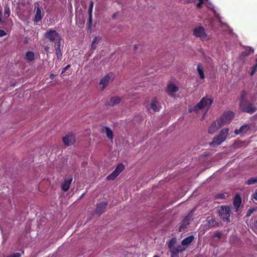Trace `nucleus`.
<instances>
[{"instance_id": "nucleus-1", "label": "nucleus", "mask_w": 257, "mask_h": 257, "mask_svg": "<svg viewBox=\"0 0 257 257\" xmlns=\"http://www.w3.org/2000/svg\"><path fill=\"white\" fill-rule=\"evenodd\" d=\"M176 237H173L168 242V247L171 253V257H179V253L183 252L186 249V248L182 245L176 246Z\"/></svg>"}, {"instance_id": "nucleus-2", "label": "nucleus", "mask_w": 257, "mask_h": 257, "mask_svg": "<svg viewBox=\"0 0 257 257\" xmlns=\"http://www.w3.org/2000/svg\"><path fill=\"white\" fill-rule=\"evenodd\" d=\"M234 114L233 112L227 111L224 112V113L216 119V122L218 127H221L226 124L229 123L233 118Z\"/></svg>"}, {"instance_id": "nucleus-3", "label": "nucleus", "mask_w": 257, "mask_h": 257, "mask_svg": "<svg viewBox=\"0 0 257 257\" xmlns=\"http://www.w3.org/2000/svg\"><path fill=\"white\" fill-rule=\"evenodd\" d=\"M229 133V128H224L220 131L219 134L215 137L210 145L213 147L218 146L223 142L226 139Z\"/></svg>"}, {"instance_id": "nucleus-4", "label": "nucleus", "mask_w": 257, "mask_h": 257, "mask_svg": "<svg viewBox=\"0 0 257 257\" xmlns=\"http://www.w3.org/2000/svg\"><path fill=\"white\" fill-rule=\"evenodd\" d=\"M45 38L49 40L51 42H61V37L60 34L55 30H49L45 34Z\"/></svg>"}, {"instance_id": "nucleus-5", "label": "nucleus", "mask_w": 257, "mask_h": 257, "mask_svg": "<svg viewBox=\"0 0 257 257\" xmlns=\"http://www.w3.org/2000/svg\"><path fill=\"white\" fill-rule=\"evenodd\" d=\"M218 214L223 221H229L230 209L229 206H222L218 211Z\"/></svg>"}, {"instance_id": "nucleus-6", "label": "nucleus", "mask_w": 257, "mask_h": 257, "mask_svg": "<svg viewBox=\"0 0 257 257\" xmlns=\"http://www.w3.org/2000/svg\"><path fill=\"white\" fill-rule=\"evenodd\" d=\"M241 111L243 112H246L249 114H252L257 110V107L252 103L247 101L239 105Z\"/></svg>"}, {"instance_id": "nucleus-7", "label": "nucleus", "mask_w": 257, "mask_h": 257, "mask_svg": "<svg viewBox=\"0 0 257 257\" xmlns=\"http://www.w3.org/2000/svg\"><path fill=\"white\" fill-rule=\"evenodd\" d=\"M193 35L197 38H199L202 41L208 40L207 35L204 27L200 26L196 27L193 30Z\"/></svg>"}, {"instance_id": "nucleus-8", "label": "nucleus", "mask_w": 257, "mask_h": 257, "mask_svg": "<svg viewBox=\"0 0 257 257\" xmlns=\"http://www.w3.org/2000/svg\"><path fill=\"white\" fill-rule=\"evenodd\" d=\"M213 101L212 99L203 97L194 107V110L196 111L197 109H201L205 106H208L209 107L212 105Z\"/></svg>"}, {"instance_id": "nucleus-9", "label": "nucleus", "mask_w": 257, "mask_h": 257, "mask_svg": "<svg viewBox=\"0 0 257 257\" xmlns=\"http://www.w3.org/2000/svg\"><path fill=\"white\" fill-rule=\"evenodd\" d=\"M114 79V74L112 72H109L104 76H103L100 80L99 85H102L101 89L103 90L106 87H107L110 81H113Z\"/></svg>"}, {"instance_id": "nucleus-10", "label": "nucleus", "mask_w": 257, "mask_h": 257, "mask_svg": "<svg viewBox=\"0 0 257 257\" xmlns=\"http://www.w3.org/2000/svg\"><path fill=\"white\" fill-rule=\"evenodd\" d=\"M124 169V166L122 164H119L115 170L106 177L107 180H114L119 174Z\"/></svg>"}, {"instance_id": "nucleus-11", "label": "nucleus", "mask_w": 257, "mask_h": 257, "mask_svg": "<svg viewBox=\"0 0 257 257\" xmlns=\"http://www.w3.org/2000/svg\"><path fill=\"white\" fill-rule=\"evenodd\" d=\"M62 141L66 146H71L76 141L75 136L72 133H69L62 138Z\"/></svg>"}, {"instance_id": "nucleus-12", "label": "nucleus", "mask_w": 257, "mask_h": 257, "mask_svg": "<svg viewBox=\"0 0 257 257\" xmlns=\"http://www.w3.org/2000/svg\"><path fill=\"white\" fill-rule=\"evenodd\" d=\"M35 8H36L34 18L33 19L35 24L41 21L44 16V11L42 8H40L39 6L36 7L35 4Z\"/></svg>"}, {"instance_id": "nucleus-13", "label": "nucleus", "mask_w": 257, "mask_h": 257, "mask_svg": "<svg viewBox=\"0 0 257 257\" xmlns=\"http://www.w3.org/2000/svg\"><path fill=\"white\" fill-rule=\"evenodd\" d=\"M108 204L107 202H102L98 204L95 209L96 214L100 215L104 212Z\"/></svg>"}, {"instance_id": "nucleus-14", "label": "nucleus", "mask_w": 257, "mask_h": 257, "mask_svg": "<svg viewBox=\"0 0 257 257\" xmlns=\"http://www.w3.org/2000/svg\"><path fill=\"white\" fill-rule=\"evenodd\" d=\"M60 41L56 42L55 43V53L57 59L60 61L62 58V54L60 49Z\"/></svg>"}, {"instance_id": "nucleus-15", "label": "nucleus", "mask_w": 257, "mask_h": 257, "mask_svg": "<svg viewBox=\"0 0 257 257\" xmlns=\"http://www.w3.org/2000/svg\"><path fill=\"white\" fill-rule=\"evenodd\" d=\"M73 180L72 177L69 179H65L61 184V188L63 191L66 192L68 191L70 188V185Z\"/></svg>"}, {"instance_id": "nucleus-16", "label": "nucleus", "mask_w": 257, "mask_h": 257, "mask_svg": "<svg viewBox=\"0 0 257 257\" xmlns=\"http://www.w3.org/2000/svg\"><path fill=\"white\" fill-rule=\"evenodd\" d=\"M93 7V2L91 1L90 3V5L88 9V27L89 29L91 28V25L92 23V9Z\"/></svg>"}, {"instance_id": "nucleus-17", "label": "nucleus", "mask_w": 257, "mask_h": 257, "mask_svg": "<svg viewBox=\"0 0 257 257\" xmlns=\"http://www.w3.org/2000/svg\"><path fill=\"white\" fill-rule=\"evenodd\" d=\"M194 239V236L193 235H191L185 238H184L181 241V245L183 246L188 245L190 244Z\"/></svg>"}, {"instance_id": "nucleus-18", "label": "nucleus", "mask_w": 257, "mask_h": 257, "mask_svg": "<svg viewBox=\"0 0 257 257\" xmlns=\"http://www.w3.org/2000/svg\"><path fill=\"white\" fill-rule=\"evenodd\" d=\"M25 60L28 62H31L35 60V54L32 51H28L26 53Z\"/></svg>"}, {"instance_id": "nucleus-19", "label": "nucleus", "mask_w": 257, "mask_h": 257, "mask_svg": "<svg viewBox=\"0 0 257 257\" xmlns=\"http://www.w3.org/2000/svg\"><path fill=\"white\" fill-rule=\"evenodd\" d=\"M241 203V199L240 196L235 195L233 199V204L235 208L238 209Z\"/></svg>"}, {"instance_id": "nucleus-20", "label": "nucleus", "mask_w": 257, "mask_h": 257, "mask_svg": "<svg viewBox=\"0 0 257 257\" xmlns=\"http://www.w3.org/2000/svg\"><path fill=\"white\" fill-rule=\"evenodd\" d=\"M248 129V126L246 124L243 125L239 129H235L234 133L236 135H239L243 133H245Z\"/></svg>"}, {"instance_id": "nucleus-21", "label": "nucleus", "mask_w": 257, "mask_h": 257, "mask_svg": "<svg viewBox=\"0 0 257 257\" xmlns=\"http://www.w3.org/2000/svg\"><path fill=\"white\" fill-rule=\"evenodd\" d=\"M178 87L173 83L169 84L167 87V91L168 93L176 92L178 91Z\"/></svg>"}, {"instance_id": "nucleus-22", "label": "nucleus", "mask_w": 257, "mask_h": 257, "mask_svg": "<svg viewBox=\"0 0 257 257\" xmlns=\"http://www.w3.org/2000/svg\"><path fill=\"white\" fill-rule=\"evenodd\" d=\"M218 125H217L216 120L212 123L211 126L208 129V133L212 134H213L218 128Z\"/></svg>"}, {"instance_id": "nucleus-23", "label": "nucleus", "mask_w": 257, "mask_h": 257, "mask_svg": "<svg viewBox=\"0 0 257 257\" xmlns=\"http://www.w3.org/2000/svg\"><path fill=\"white\" fill-rule=\"evenodd\" d=\"M246 93L245 90H242L241 92V97L239 101V105L245 103L247 100L246 99Z\"/></svg>"}, {"instance_id": "nucleus-24", "label": "nucleus", "mask_w": 257, "mask_h": 257, "mask_svg": "<svg viewBox=\"0 0 257 257\" xmlns=\"http://www.w3.org/2000/svg\"><path fill=\"white\" fill-rule=\"evenodd\" d=\"M158 105V102L156 99H153L151 103L150 106L154 111L156 112L159 110Z\"/></svg>"}, {"instance_id": "nucleus-25", "label": "nucleus", "mask_w": 257, "mask_h": 257, "mask_svg": "<svg viewBox=\"0 0 257 257\" xmlns=\"http://www.w3.org/2000/svg\"><path fill=\"white\" fill-rule=\"evenodd\" d=\"M197 70L199 75L201 79H204L205 78V75L203 72V69L201 64H198L197 67Z\"/></svg>"}, {"instance_id": "nucleus-26", "label": "nucleus", "mask_w": 257, "mask_h": 257, "mask_svg": "<svg viewBox=\"0 0 257 257\" xmlns=\"http://www.w3.org/2000/svg\"><path fill=\"white\" fill-rule=\"evenodd\" d=\"M104 129L107 137L110 140H112L113 138V132L108 126H105Z\"/></svg>"}, {"instance_id": "nucleus-27", "label": "nucleus", "mask_w": 257, "mask_h": 257, "mask_svg": "<svg viewBox=\"0 0 257 257\" xmlns=\"http://www.w3.org/2000/svg\"><path fill=\"white\" fill-rule=\"evenodd\" d=\"M120 102V98L118 97H113L111 98L110 100V105L113 106L118 104Z\"/></svg>"}, {"instance_id": "nucleus-28", "label": "nucleus", "mask_w": 257, "mask_h": 257, "mask_svg": "<svg viewBox=\"0 0 257 257\" xmlns=\"http://www.w3.org/2000/svg\"><path fill=\"white\" fill-rule=\"evenodd\" d=\"M11 14L10 8L8 5L4 7V17L8 18L10 17Z\"/></svg>"}, {"instance_id": "nucleus-29", "label": "nucleus", "mask_w": 257, "mask_h": 257, "mask_svg": "<svg viewBox=\"0 0 257 257\" xmlns=\"http://www.w3.org/2000/svg\"><path fill=\"white\" fill-rule=\"evenodd\" d=\"M255 183H257V176L251 177L246 181V184L248 185L254 184Z\"/></svg>"}, {"instance_id": "nucleus-30", "label": "nucleus", "mask_w": 257, "mask_h": 257, "mask_svg": "<svg viewBox=\"0 0 257 257\" xmlns=\"http://www.w3.org/2000/svg\"><path fill=\"white\" fill-rule=\"evenodd\" d=\"M100 40V38L99 37H95L92 41L91 44V49L93 50H95L96 49V47L95 46V44L96 42H98Z\"/></svg>"}, {"instance_id": "nucleus-31", "label": "nucleus", "mask_w": 257, "mask_h": 257, "mask_svg": "<svg viewBox=\"0 0 257 257\" xmlns=\"http://www.w3.org/2000/svg\"><path fill=\"white\" fill-rule=\"evenodd\" d=\"M208 223L209 225L213 227L215 226H218L219 223L217 222L215 219L211 218L209 220H208Z\"/></svg>"}, {"instance_id": "nucleus-32", "label": "nucleus", "mask_w": 257, "mask_h": 257, "mask_svg": "<svg viewBox=\"0 0 257 257\" xmlns=\"http://www.w3.org/2000/svg\"><path fill=\"white\" fill-rule=\"evenodd\" d=\"M253 52H254V50L250 47H248L245 49V50L243 52V55L244 56H248V55L252 54Z\"/></svg>"}, {"instance_id": "nucleus-33", "label": "nucleus", "mask_w": 257, "mask_h": 257, "mask_svg": "<svg viewBox=\"0 0 257 257\" xmlns=\"http://www.w3.org/2000/svg\"><path fill=\"white\" fill-rule=\"evenodd\" d=\"M189 223L187 222V223H183L181 224V225L180 226L179 228V231L181 232L184 230L185 229H186L187 227V225H188Z\"/></svg>"}, {"instance_id": "nucleus-34", "label": "nucleus", "mask_w": 257, "mask_h": 257, "mask_svg": "<svg viewBox=\"0 0 257 257\" xmlns=\"http://www.w3.org/2000/svg\"><path fill=\"white\" fill-rule=\"evenodd\" d=\"M255 210L256 209L254 208H249L247 212L246 216H250Z\"/></svg>"}, {"instance_id": "nucleus-35", "label": "nucleus", "mask_w": 257, "mask_h": 257, "mask_svg": "<svg viewBox=\"0 0 257 257\" xmlns=\"http://www.w3.org/2000/svg\"><path fill=\"white\" fill-rule=\"evenodd\" d=\"M225 197V195L223 193L218 194L216 195V196H215L216 199H224Z\"/></svg>"}, {"instance_id": "nucleus-36", "label": "nucleus", "mask_w": 257, "mask_h": 257, "mask_svg": "<svg viewBox=\"0 0 257 257\" xmlns=\"http://www.w3.org/2000/svg\"><path fill=\"white\" fill-rule=\"evenodd\" d=\"M21 254L19 252L13 253L9 255L7 257H21Z\"/></svg>"}, {"instance_id": "nucleus-37", "label": "nucleus", "mask_w": 257, "mask_h": 257, "mask_svg": "<svg viewBox=\"0 0 257 257\" xmlns=\"http://www.w3.org/2000/svg\"><path fill=\"white\" fill-rule=\"evenodd\" d=\"M6 22L3 18V13L2 10H0V24L3 25L5 24Z\"/></svg>"}, {"instance_id": "nucleus-38", "label": "nucleus", "mask_w": 257, "mask_h": 257, "mask_svg": "<svg viewBox=\"0 0 257 257\" xmlns=\"http://www.w3.org/2000/svg\"><path fill=\"white\" fill-rule=\"evenodd\" d=\"M205 0H199V2L197 4V7L200 8L202 7V5L204 4Z\"/></svg>"}, {"instance_id": "nucleus-39", "label": "nucleus", "mask_w": 257, "mask_h": 257, "mask_svg": "<svg viewBox=\"0 0 257 257\" xmlns=\"http://www.w3.org/2000/svg\"><path fill=\"white\" fill-rule=\"evenodd\" d=\"M7 35V34L5 31L0 29V37H3Z\"/></svg>"}, {"instance_id": "nucleus-40", "label": "nucleus", "mask_w": 257, "mask_h": 257, "mask_svg": "<svg viewBox=\"0 0 257 257\" xmlns=\"http://www.w3.org/2000/svg\"><path fill=\"white\" fill-rule=\"evenodd\" d=\"M70 67V65H67L66 67H65L62 71V73H64L67 69H68L69 67Z\"/></svg>"}, {"instance_id": "nucleus-41", "label": "nucleus", "mask_w": 257, "mask_h": 257, "mask_svg": "<svg viewBox=\"0 0 257 257\" xmlns=\"http://www.w3.org/2000/svg\"><path fill=\"white\" fill-rule=\"evenodd\" d=\"M256 68H257V65H255V66L254 67V69L251 71V72H250V75L252 76L253 75V74L254 73V72H255L256 71Z\"/></svg>"}, {"instance_id": "nucleus-42", "label": "nucleus", "mask_w": 257, "mask_h": 257, "mask_svg": "<svg viewBox=\"0 0 257 257\" xmlns=\"http://www.w3.org/2000/svg\"><path fill=\"white\" fill-rule=\"evenodd\" d=\"M214 236L220 238L221 237V233L219 232L216 233L214 234Z\"/></svg>"}, {"instance_id": "nucleus-43", "label": "nucleus", "mask_w": 257, "mask_h": 257, "mask_svg": "<svg viewBox=\"0 0 257 257\" xmlns=\"http://www.w3.org/2000/svg\"><path fill=\"white\" fill-rule=\"evenodd\" d=\"M45 51L47 53H49V47L48 46H46L45 47Z\"/></svg>"}, {"instance_id": "nucleus-44", "label": "nucleus", "mask_w": 257, "mask_h": 257, "mask_svg": "<svg viewBox=\"0 0 257 257\" xmlns=\"http://www.w3.org/2000/svg\"><path fill=\"white\" fill-rule=\"evenodd\" d=\"M55 75L54 74H53V73H51L50 76H49V78L51 79H54V78L55 77Z\"/></svg>"}, {"instance_id": "nucleus-45", "label": "nucleus", "mask_w": 257, "mask_h": 257, "mask_svg": "<svg viewBox=\"0 0 257 257\" xmlns=\"http://www.w3.org/2000/svg\"><path fill=\"white\" fill-rule=\"evenodd\" d=\"M253 198H254L255 200H257V191L255 193V194H253Z\"/></svg>"}, {"instance_id": "nucleus-46", "label": "nucleus", "mask_w": 257, "mask_h": 257, "mask_svg": "<svg viewBox=\"0 0 257 257\" xmlns=\"http://www.w3.org/2000/svg\"><path fill=\"white\" fill-rule=\"evenodd\" d=\"M116 16V13L113 14V15L112 16V19H114L115 18Z\"/></svg>"}, {"instance_id": "nucleus-47", "label": "nucleus", "mask_w": 257, "mask_h": 257, "mask_svg": "<svg viewBox=\"0 0 257 257\" xmlns=\"http://www.w3.org/2000/svg\"><path fill=\"white\" fill-rule=\"evenodd\" d=\"M135 49H137V45H135Z\"/></svg>"}, {"instance_id": "nucleus-48", "label": "nucleus", "mask_w": 257, "mask_h": 257, "mask_svg": "<svg viewBox=\"0 0 257 257\" xmlns=\"http://www.w3.org/2000/svg\"><path fill=\"white\" fill-rule=\"evenodd\" d=\"M153 257H159V256L158 255H154Z\"/></svg>"}, {"instance_id": "nucleus-49", "label": "nucleus", "mask_w": 257, "mask_h": 257, "mask_svg": "<svg viewBox=\"0 0 257 257\" xmlns=\"http://www.w3.org/2000/svg\"><path fill=\"white\" fill-rule=\"evenodd\" d=\"M256 65H257V59H256Z\"/></svg>"}]
</instances>
